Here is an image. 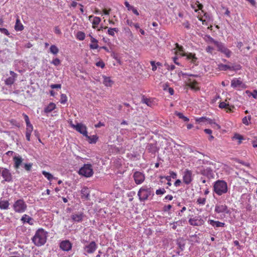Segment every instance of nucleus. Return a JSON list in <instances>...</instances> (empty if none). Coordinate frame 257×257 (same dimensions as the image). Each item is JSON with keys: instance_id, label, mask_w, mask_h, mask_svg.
I'll use <instances>...</instances> for the list:
<instances>
[{"instance_id": "nucleus-1", "label": "nucleus", "mask_w": 257, "mask_h": 257, "mask_svg": "<svg viewBox=\"0 0 257 257\" xmlns=\"http://www.w3.org/2000/svg\"><path fill=\"white\" fill-rule=\"evenodd\" d=\"M47 232L44 229L39 228L32 238L33 242L38 246L44 245L47 241Z\"/></svg>"}, {"instance_id": "nucleus-2", "label": "nucleus", "mask_w": 257, "mask_h": 257, "mask_svg": "<svg viewBox=\"0 0 257 257\" xmlns=\"http://www.w3.org/2000/svg\"><path fill=\"white\" fill-rule=\"evenodd\" d=\"M213 190L216 194L221 196L228 192L227 184L224 180H218L214 182Z\"/></svg>"}, {"instance_id": "nucleus-3", "label": "nucleus", "mask_w": 257, "mask_h": 257, "mask_svg": "<svg viewBox=\"0 0 257 257\" xmlns=\"http://www.w3.org/2000/svg\"><path fill=\"white\" fill-rule=\"evenodd\" d=\"M154 195L153 189L147 185L143 186L138 192V196L141 202L147 200L150 196H153Z\"/></svg>"}, {"instance_id": "nucleus-4", "label": "nucleus", "mask_w": 257, "mask_h": 257, "mask_svg": "<svg viewBox=\"0 0 257 257\" xmlns=\"http://www.w3.org/2000/svg\"><path fill=\"white\" fill-rule=\"evenodd\" d=\"M13 208L16 213H22L27 209V205L22 199H20L14 202Z\"/></svg>"}, {"instance_id": "nucleus-5", "label": "nucleus", "mask_w": 257, "mask_h": 257, "mask_svg": "<svg viewBox=\"0 0 257 257\" xmlns=\"http://www.w3.org/2000/svg\"><path fill=\"white\" fill-rule=\"evenodd\" d=\"M79 175L88 178L91 177L93 175V171L92 165L90 164H84L81 167L79 171Z\"/></svg>"}, {"instance_id": "nucleus-6", "label": "nucleus", "mask_w": 257, "mask_h": 257, "mask_svg": "<svg viewBox=\"0 0 257 257\" xmlns=\"http://www.w3.org/2000/svg\"><path fill=\"white\" fill-rule=\"evenodd\" d=\"M70 124L73 128L83 135L87 139H90V137L88 136L87 127L85 125L81 123H78L76 124H74L72 123V121H71Z\"/></svg>"}, {"instance_id": "nucleus-7", "label": "nucleus", "mask_w": 257, "mask_h": 257, "mask_svg": "<svg viewBox=\"0 0 257 257\" xmlns=\"http://www.w3.org/2000/svg\"><path fill=\"white\" fill-rule=\"evenodd\" d=\"M214 212L217 214H229L230 211L225 204H217L215 206Z\"/></svg>"}, {"instance_id": "nucleus-8", "label": "nucleus", "mask_w": 257, "mask_h": 257, "mask_svg": "<svg viewBox=\"0 0 257 257\" xmlns=\"http://www.w3.org/2000/svg\"><path fill=\"white\" fill-rule=\"evenodd\" d=\"M193 180L192 172L188 169H186L183 174V181L186 184H190Z\"/></svg>"}, {"instance_id": "nucleus-9", "label": "nucleus", "mask_w": 257, "mask_h": 257, "mask_svg": "<svg viewBox=\"0 0 257 257\" xmlns=\"http://www.w3.org/2000/svg\"><path fill=\"white\" fill-rule=\"evenodd\" d=\"M133 178L136 184H142L145 180V174L141 172L136 171L134 173Z\"/></svg>"}, {"instance_id": "nucleus-10", "label": "nucleus", "mask_w": 257, "mask_h": 257, "mask_svg": "<svg viewBox=\"0 0 257 257\" xmlns=\"http://www.w3.org/2000/svg\"><path fill=\"white\" fill-rule=\"evenodd\" d=\"M97 248V245L94 241H92L89 242L88 244H86L83 249L85 251H86L88 253H94Z\"/></svg>"}, {"instance_id": "nucleus-11", "label": "nucleus", "mask_w": 257, "mask_h": 257, "mask_svg": "<svg viewBox=\"0 0 257 257\" xmlns=\"http://www.w3.org/2000/svg\"><path fill=\"white\" fill-rule=\"evenodd\" d=\"M218 51L223 53L227 58H229L231 54V52L226 48L222 43H217L216 46Z\"/></svg>"}, {"instance_id": "nucleus-12", "label": "nucleus", "mask_w": 257, "mask_h": 257, "mask_svg": "<svg viewBox=\"0 0 257 257\" xmlns=\"http://www.w3.org/2000/svg\"><path fill=\"white\" fill-rule=\"evenodd\" d=\"M0 172L5 181L9 182L12 181V175L8 169L1 168H0Z\"/></svg>"}, {"instance_id": "nucleus-13", "label": "nucleus", "mask_w": 257, "mask_h": 257, "mask_svg": "<svg viewBox=\"0 0 257 257\" xmlns=\"http://www.w3.org/2000/svg\"><path fill=\"white\" fill-rule=\"evenodd\" d=\"M59 247L63 251H69L72 249V244L69 240H65L60 242Z\"/></svg>"}, {"instance_id": "nucleus-14", "label": "nucleus", "mask_w": 257, "mask_h": 257, "mask_svg": "<svg viewBox=\"0 0 257 257\" xmlns=\"http://www.w3.org/2000/svg\"><path fill=\"white\" fill-rule=\"evenodd\" d=\"M84 216L83 212H78L72 213L71 215V218L73 222H80L83 220Z\"/></svg>"}, {"instance_id": "nucleus-15", "label": "nucleus", "mask_w": 257, "mask_h": 257, "mask_svg": "<svg viewBox=\"0 0 257 257\" xmlns=\"http://www.w3.org/2000/svg\"><path fill=\"white\" fill-rule=\"evenodd\" d=\"M11 76L7 78L5 81V84L7 85H12L16 81V79L17 77V74L13 71H10Z\"/></svg>"}, {"instance_id": "nucleus-16", "label": "nucleus", "mask_w": 257, "mask_h": 257, "mask_svg": "<svg viewBox=\"0 0 257 257\" xmlns=\"http://www.w3.org/2000/svg\"><path fill=\"white\" fill-rule=\"evenodd\" d=\"M188 221L189 224L193 226H201L204 223V220L199 217L190 218Z\"/></svg>"}, {"instance_id": "nucleus-17", "label": "nucleus", "mask_w": 257, "mask_h": 257, "mask_svg": "<svg viewBox=\"0 0 257 257\" xmlns=\"http://www.w3.org/2000/svg\"><path fill=\"white\" fill-rule=\"evenodd\" d=\"M186 85L192 89L197 90L199 89L198 82L193 79L188 78L186 81Z\"/></svg>"}, {"instance_id": "nucleus-18", "label": "nucleus", "mask_w": 257, "mask_h": 257, "mask_svg": "<svg viewBox=\"0 0 257 257\" xmlns=\"http://www.w3.org/2000/svg\"><path fill=\"white\" fill-rule=\"evenodd\" d=\"M208 223L215 229H217L219 227H223L225 226V223L224 222L210 219L208 220Z\"/></svg>"}, {"instance_id": "nucleus-19", "label": "nucleus", "mask_w": 257, "mask_h": 257, "mask_svg": "<svg viewBox=\"0 0 257 257\" xmlns=\"http://www.w3.org/2000/svg\"><path fill=\"white\" fill-rule=\"evenodd\" d=\"M244 84L240 78H234L231 81V86L233 88L243 87Z\"/></svg>"}, {"instance_id": "nucleus-20", "label": "nucleus", "mask_w": 257, "mask_h": 257, "mask_svg": "<svg viewBox=\"0 0 257 257\" xmlns=\"http://www.w3.org/2000/svg\"><path fill=\"white\" fill-rule=\"evenodd\" d=\"M81 196L82 199H89L90 196V191L88 187H84L81 191Z\"/></svg>"}, {"instance_id": "nucleus-21", "label": "nucleus", "mask_w": 257, "mask_h": 257, "mask_svg": "<svg viewBox=\"0 0 257 257\" xmlns=\"http://www.w3.org/2000/svg\"><path fill=\"white\" fill-rule=\"evenodd\" d=\"M91 18H93L92 21V28L93 29H96L101 22V19L99 17H93L91 15L89 17V20L91 21Z\"/></svg>"}, {"instance_id": "nucleus-22", "label": "nucleus", "mask_w": 257, "mask_h": 257, "mask_svg": "<svg viewBox=\"0 0 257 257\" xmlns=\"http://www.w3.org/2000/svg\"><path fill=\"white\" fill-rule=\"evenodd\" d=\"M103 84L106 87H111L114 82L111 80L110 77L102 76Z\"/></svg>"}, {"instance_id": "nucleus-23", "label": "nucleus", "mask_w": 257, "mask_h": 257, "mask_svg": "<svg viewBox=\"0 0 257 257\" xmlns=\"http://www.w3.org/2000/svg\"><path fill=\"white\" fill-rule=\"evenodd\" d=\"M13 161L14 162V167L15 169H18L20 168L23 162V159L21 156H15L13 158Z\"/></svg>"}, {"instance_id": "nucleus-24", "label": "nucleus", "mask_w": 257, "mask_h": 257, "mask_svg": "<svg viewBox=\"0 0 257 257\" xmlns=\"http://www.w3.org/2000/svg\"><path fill=\"white\" fill-rule=\"evenodd\" d=\"M10 203L9 200H0V209L7 210L9 208Z\"/></svg>"}, {"instance_id": "nucleus-25", "label": "nucleus", "mask_w": 257, "mask_h": 257, "mask_svg": "<svg viewBox=\"0 0 257 257\" xmlns=\"http://www.w3.org/2000/svg\"><path fill=\"white\" fill-rule=\"evenodd\" d=\"M142 102L146 104L148 106L152 107L154 105V100L152 98H148L143 96L142 99Z\"/></svg>"}, {"instance_id": "nucleus-26", "label": "nucleus", "mask_w": 257, "mask_h": 257, "mask_svg": "<svg viewBox=\"0 0 257 257\" xmlns=\"http://www.w3.org/2000/svg\"><path fill=\"white\" fill-rule=\"evenodd\" d=\"M191 7L194 10L195 12H197L198 10H201L203 6L201 4H200L198 1L192 2L191 4Z\"/></svg>"}, {"instance_id": "nucleus-27", "label": "nucleus", "mask_w": 257, "mask_h": 257, "mask_svg": "<svg viewBox=\"0 0 257 257\" xmlns=\"http://www.w3.org/2000/svg\"><path fill=\"white\" fill-rule=\"evenodd\" d=\"M21 220L23 223H28L30 225L33 224V219L32 218L30 217L29 215L27 214H24L23 215L21 218Z\"/></svg>"}, {"instance_id": "nucleus-28", "label": "nucleus", "mask_w": 257, "mask_h": 257, "mask_svg": "<svg viewBox=\"0 0 257 257\" xmlns=\"http://www.w3.org/2000/svg\"><path fill=\"white\" fill-rule=\"evenodd\" d=\"M184 56H186L188 60H191V62L194 64L195 63L197 60V58L196 57L195 54L192 53H185Z\"/></svg>"}, {"instance_id": "nucleus-29", "label": "nucleus", "mask_w": 257, "mask_h": 257, "mask_svg": "<svg viewBox=\"0 0 257 257\" xmlns=\"http://www.w3.org/2000/svg\"><path fill=\"white\" fill-rule=\"evenodd\" d=\"M15 29L17 31H21L24 29V26L23 24L21 23V21L19 18H18L16 20V24L15 25Z\"/></svg>"}, {"instance_id": "nucleus-30", "label": "nucleus", "mask_w": 257, "mask_h": 257, "mask_svg": "<svg viewBox=\"0 0 257 257\" xmlns=\"http://www.w3.org/2000/svg\"><path fill=\"white\" fill-rule=\"evenodd\" d=\"M91 44L89 45V47L90 49H96L99 46L98 45V40L94 38H92L91 40L90 41Z\"/></svg>"}, {"instance_id": "nucleus-31", "label": "nucleus", "mask_w": 257, "mask_h": 257, "mask_svg": "<svg viewBox=\"0 0 257 257\" xmlns=\"http://www.w3.org/2000/svg\"><path fill=\"white\" fill-rule=\"evenodd\" d=\"M56 108V104L53 102L50 103L44 109L45 113H49Z\"/></svg>"}, {"instance_id": "nucleus-32", "label": "nucleus", "mask_w": 257, "mask_h": 257, "mask_svg": "<svg viewBox=\"0 0 257 257\" xmlns=\"http://www.w3.org/2000/svg\"><path fill=\"white\" fill-rule=\"evenodd\" d=\"M218 68L220 71H226L227 70H232L233 67L226 64H219L218 65Z\"/></svg>"}, {"instance_id": "nucleus-33", "label": "nucleus", "mask_w": 257, "mask_h": 257, "mask_svg": "<svg viewBox=\"0 0 257 257\" xmlns=\"http://www.w3.org/2000/svg\"><path fill=\"white\" fill-rule=\"evenodd\" d=\"M176 49H177V52L180 55L185 56V52H184L183 46L179 45L178 43L175 44Z\"/></svg>"}, {"instance_id": "nucleus-34", "label": "nucleus", "mask_w": 257, "mask_h": 257, "mask_svg": "<svg viewBox=\"0 0 257 257\" xmlns=\"http://www.w3.org/2000/svg\"><path fill=\"white\" fill-rule=\"evenodd\" d=\"M205 40L207 43H213L216 46H217V43L219 42L214 40L210 36L206 35L205 37Z\"/></svg>"}, {"instance_id": "nucleus-35", "label": "nucleus", "mask_w": 257, "mask_h": 257, "mask_svg": "<svg viewBox=\"0 0 257 257\" xmlns=\"http://www.w3.org/2000/svg\"><path fill=\"white\" fill-rule=\"evenodd\" d=\"M50 52L53 55H56L59 52V49L56 45H52L50 47Z\"/></svg>"}, {"instance_id": "nucleus-36", "label": "nucleus", "mask_w": 257, "mask_h": 257, "mask_svg": "<svg viewBox=\"0 0 257 257\" xmlns=\"http://www.w3.org/2000/svg\"><path fill=\"white\" fill-rule=\"evenodd\" d=\"M175 114L176 116H177L179 118L183 119V121H184L187 122L189 120V119L187 117L184 116L183 114L181 112L175 111Z\"/></svg>"}, {"instance_id": "nucleus-37", "label": "nucleus", "mask_w": 257, "mask_h": 257, "mask_svg": "<svg viewBox=\"0 0 257 257\" xmlns=\"http://www.w3.org/2000/svg\"><path fill=\"white\" fill-rule=\"evenodd\" d=\"M76 37L78 40L80 41H83L85 39V34L82 31H78L76 34Z\"/></svg>"}, {"instance_id": "nucleus-38", "label": "nucleus", "mask_w": 257, "mask_h": 257, "mask_svg": "<svg viewBox=\"0 0 257 257\" xmlns=\"http://www.w3.org/2000/svg\"><path fill=\"white\" fill-rule=\"evenodd\" d=\"M42 174L49 180V181H51L52 180H53L54 179V177L53 176L50 174V173L49 172H47L45 171H42Z\"/></svg>"}, {"instance_id": "nucleus-39", "label": "nucleus", "mask_w": 257, "mask_h": 257, "mask_svg": "<svg viewBox=\"0 0 257 257\" xmlns=\"http://www.w3.org/2000/svg\"><path fill=\"white\" fill-rule=\"evenodd\" d=\"M251 117L250 115H249L247 117L245 116L242 118V122L244 124L246 125H248L249 124V121L251 120Z\"/></svg>"}, {"instance_id": "nucleus-40", "label": "nucleus", "mask_w": 257, "mask_h": 257, "mask_svg": "<svg viewBox=\"0 0 257 257\" xmlns=\"http://www.w3.org/2000/svg\"><path fill=\"white\" fill-rule=\"evenodd\" d=\"M118 31V30L117 28H109L108 29L107 33L108 35L112 36H114L115 35V32H117Z\"/></svg>"}, {"instance_id": "nucleus-41", "label": "nucleus", "mask_w": 257, "mask_h": 257, "mask_svg": "<svg viewBox=\"0 0 257 257\" xmlns=\"http://www.w3.org/2000/svg\"><path fill=\"white\" fill-rule=\"evenodd\" d=\"M206 199L204 197H199L197 200V203L199 205H204L206 203Z\"/></svg>"}, {"instance_id": "nucleus-42", "label": "nucleus", "mask_w": 257, "mask_h": 257, "mask_svg": "<svg viewBox=\"0 0 257 257\" xmlns=\"http://www.w3.org/2000/svg\"><path fill=\"white\" fill-rule=\"evenodd\" d=\"M67 101V97L65 94H61L60 95V102L62 104H65Z\"/></svg>"}, {"instance_id": "nucleus-43", "label": "nucleus", "mask_w": 257, "mask_h": 257, "mask_svg": "<svg viewBox=\"0 0 257 257\" xmlns=\"http://www.w3.org/2000/svg\"><path fill=\"white\" fill-rule=\"evenodd\" d=\"M33 131V126L31 124H26V133H32Z\"/></svg>"}, {"instance_id": "nucleus-44", "label": "nucleus", "mask_w": 257, "mask_h": 257, "mask_svg": "<svg viewBox=\"0 0 257 257\" xmlns=\"http://www.w3.org/2000/svg\"><path fill=\"white\" fill-rule=\"evenodd\" d=\"M51 63L57 66L60 64L61 61L58 58H55L52 60Z\"/></svg>"}, {"instance_id": "nucleus-45", "label": "nucleus", "mask_w": 257, "mask_h": 257, "mask_svg": "<svg viewBox=\"0 0 257 257\" xmlns=\"http://www.w3.org/2000/svg\"><path fill=\"white\" fill-rule=\"evenodd\" d=\"M229 103H226L225 102H221L219 104V107L220 108H226L227 107H228Z\"/></svg>"}, {"instance_id": "nucleus-46", "label": "nucleus", "mask_w": 257, "mask_h": 257, "mask_svg": "<svg viewBox=\"0 0 257 257\" xmlns=\"http://www.w3.org/2000/svg\"><path fill=\"white\" fill-rule=\"evenodd\" d=\"M165 66H166L167 69H168L169 71H172L175 69V66L174 65H169L168 64L165 63Z\"/></svg>"}, {"instance_id": "nucleus-47", "label": "nucleus", "mask_w": 257, "mask_h": 257, "mask_svg": "<svg viewBox=\"0 0 257 257\" xmlns=\"http://www.w3.org/2000/svg\"><path fill=\"white\" fill-rule=\"evenodd\" d=\"M211 171V169L209 168H207L206 170L205 169H201L200 170V173L201 174L206 175L208 174V173L210 172Z\"/></svg>"}, {"instance_id": "nucleus-48", "label": "nucleus", "mask_w": 257, "mask_h": 257, "mask_svg": "<svg viewBox=\"0 0 257 257\" xmlns=\"http://www.w3.org/2000/svg\"><path fill=\"white\" fill-rule=\"evenodd\" d=\"M32 163L25 164L24 165V168L26 171H30L32 169Z\"/></svg>"}, {"instance_id": "nucleus-49", "label": "nucleus", "mask_w": 257, "mask_h": 257, "mask_svg": "<svg viewBox=\"0 0 257 257\" xmlns=\"http://www.w3.org/2000/svg\"><path fill=\"white\" fill-rule=\"evenodd\" d=\"M166 193V190L164 188L157 189L156 191L157 195H163Z\"/></svg>"}, {"instance_id": "nucleus-50", "label": "nucleus", "mask_w": 257, "mask_h": 257, "mask_svg": "<svg viewBox=\"0 0 257 257\" xmlns=\"http://www.w3.org/2000/svg\"><path fill=\"white\" fill-rule=\"evenodd\" d=\"M234 138L235 139L238 140L239 141V144H240L241 142V141L243 139V137L241 135H239V134L235 135L234 136Z\"/></svg>"}, {"instance_id": "nucleus-51", "label": "nucleus", "mask_w": 257, "mask_h": 257, "mask_svg": "<svg viewBox=\"0 0 257 257\" xmlns=\"http://www.w3.org/2000/svg\"><path fill=\"white\" fill-rule=\"evenodd\" d=\"M23 115L24 119L26 121V124H31L29 116L26 114H25L24 113L23 114Z\"/></svg>"}, {"instance_id": "nucleus-52", "label": "nucleus", "mask_w": 257, "mask_h": 257, "mask_svg": "<svg viewBox=\"0 0 257 257\" xmlns=\"http://www.w3.org/2000/svg\"><path fill=\"white\" fill-rule=\"evenodd\" d=\"M234 108V106H233V105L230 106L229 105L228 107H227L225 109L226 112L230 113V112H233V110Z\"/></svg>"}, {"instance_id": "nucleus-53", "label": "nucleus", "mask_w": 257, "mask_h": 257, "mask_svg": "<svg viewBox=\"0 0 257 257\" xmlns=\"http://www.w3.org/2000/svg\"><path fill=\"white\" fill-rule=\"evenodd\" d=\"M89 141L90 143H95L97 138L96 136H93L92 138L90 137V139H87Z\"/></svg>"}, {"instance_id": "nucleus-54", "label": "nucleus", "mask_w": 257, "mask_h": 257, "mask_svg": "<svg viewBox=\"0 0 257 257\" xmlns=\"http://www.w3.org/2000/svg\"><path fill=\"white\" fill-rule=\"evenodd\" d=\"M214 49L212 47L208 46L206 48V51L207 53L212 54L213 53V51Z\"/></svg>"}, {"instance_id": "nucleus-55", "label": "nucleus", "mask_w": 257, "mask_h": 257, "mask_svg": "<svg viewBox=\"0 0 257 257\" xmlns=\"http://www.w3.org/2000/svg\"><path fill=\"white\" fill-rule=\"evenodd\" d=\"M96 66L103 68L105 66V64L102 61H99L96 63Z\"/></svg>"}, {"instance_id": "nucleus-56", "label": "nucleus", "mask_w": 257, "mask_h": 257, "mask_svg": "<svg viewBox=\"0 0 257 257\" xmlns=\"http://www.w3.org/2000/svg\"><path fill=\"white\" fill-rule=\"evenodd\" d=\"M0 32L7 36H9L10 35L8 30L6 28H0Z\"/></svg>"}, {"instance_id": "nucleus-57", "label": "nucleus", "mask_w": 257, "mask_h": 257, "mask_svg": "<svg viewBox=\"0 0 257 257\" xmlns=\"http://www.w3.org/2000/svg\"><path fill=\"white\" fill-rule=\"evenodd\" d=\"M150 63H151V65H152V70L155 71L157 70V66H156V64L155 63V62L154 61H151L150 62Z\"/></svg>"}, {"instance_id": "nucleus-58", "label": "nucleus", "mask_w": 257, "mask_h": 257, "mask_svg": "<svg viewBox=\"0 0 257 257\" xmlns=\"http://www.w3.org/2000/svg\"><path fill=\"white\" fill-rule=\"evenodd\" d=\"M50 87L52 89H55V88H60V89L61 88V85L60 84H51L50 85Z\"/></svg>"}, {"instance_id": "nucleus-59", "label": "nucleus", "mask_w": 257, "mask_h": 257, "mask_svg": "<svg viewBox=\"0 0 257 257\" xmlns=\"http://www.w3.org/2000/svg\"><path fill=\"white\" fill-rule=\"evenodd\" d=\"M206 119H207L206 117H199V118H196V121H197V122H204V121H206Z\"/></svg>"}, {"instance_id": "nucleus-60", "label": "nucleus", "mask_w": 257, "mask_h": 257, "mask_svg": "<svg viewBox=\"0 0 257 257\" xmlns=\"http://www.w3.org/2000/svg\"><path fill=\"white\" fill-rule=\"evenodd\" d=\"M183 25L187 29H189L190 28V25L188 21L184 22L183 23Z\"/></svg>"}, {"instance_id": "nucleus-61", "label": "nucleus", "mask_w": 257, "mask_h": 257, "mask_svg": "<svg viewBox=\"0 0 257 257\" xmlns=\"http://www.w3.org/2000/svg\"><path fill=\"white\" fill-rule=\"evenodd\" d=\"M169 174H170L169 176H171V178L172 177L173 179H175L177 178V174L175 172H173V171H170Z\"/></svg>"}, {"instance_id": "nucleus-62", "label": "nucleus", "mask_w": 257, "mask_h": 257, "mask_svg": "<svg viewBox=\"0 0 257 257\" xmlns=\"http://www.w3.org/2000/svg\"><path fill=\"white\" fill-rule=\"evenodd\" d=\"M212 127L216 130H219L220 128V126L217 124L215 122H214L213 124L212 125Z\"/></svg>"}, {"instance_id": "nucleus-63", "label": "nucleus", "mask_w": 257, "mask_h": 257, "mask_svg": "<svg viewBox=\"0 0 257 257\" xmlns=\"http://www.w3.org/2000/svg\"><path fill=\"white\" fill-rule=\"evenodd\" d=\"M110 11H111L110 9H109L108 10L104 9L103 10V13L104 15H109Z\"/></svg>"}, {"instance_id": "nucleus-64", "label": "nucleus", "mask_w": 257, "mask_h": 257, "mask_svg": "<svg viewBox=\"0 0 257 257\" xmlns=\"http://www.w3.org/2000/svg\"><path fill=\"white\" fill-rule=\"evenodd\" d=\"M251 95L254 98H257V90H253Z\"/></svg>"}]
</instances>
